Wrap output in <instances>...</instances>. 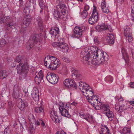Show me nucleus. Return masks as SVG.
<instances>
[{
  "mask_svg": "<svg viewBox=\"0 0 134 134\" xmlns=\"http://www.w3.org/2000/svg\"><path fill=\"white\" fill-rule=\"evenodd\" d=\"M85 49L81 53V57L82 58V61L84 63L90 64V62L94 65L104 64L108 60V55L106 53L100 49H97L93 52V59L90 57V51Z\"/></svg>",
  "mask_w": 134,
  "mask_h": 134,
  "instance_id": "obj_1",
  "label": "nucleus"
},
{
  "mask_svg": "<svg viewBox=\"0 0 134 134\" xmlns=\"http://www.w3.org/2000/svg\"><path fill=\"white\" fill-rule=\"evenodd\" d=\"M79 88L82 92L83 95L86 97L88 102L91 104V100L93 99L94 97H97L94 95L93 90L86 83L81 81L79 82Z\"/></svg>",
  "mask_w": 134,
  "mask_h": 134,
  "instance_id": "obj_2",
  "label": "nucleus"
},
{
  "mask_svg": "<svg viewBox=\"0 0 134 134\" xmlns=\"http://www.w3.org/2000/svg\"><path fill=\"white\" fill-rule=\"evenodd\" d=\"M44 65H48L51 70H54L58 68L60 64L59 60L54 56H49L48 57H46L44 60Z\"/></svg>",
  "mask_w": 134,
  "mask_h": 134,
  "instance_id": "obj_3",
  "label": "nucleus"
},
{
  "mask_svg": "<svg viewBox=\"0 0 134 134\" xmlns=\"http://www.w3.org/2000/svg\"><path fill=\"white\" fill-rule=\"evenodd\" d=\"M90 102L91 104L96 110L102 109L104 111H108L110 109L109 105L107 104H103L100 102V100L98 97H94Z\"/></svg>",
  "mask_w": 134,
  "mask_h": 134,
  "instance_id": "obj_4",
  "label": "nucleus"
},
{
  "mask_svg": "<svg viewBox=\"0 0 134 134\" xmlns=\"http://www.w3.org/2000/svg\"><path fill=\"white\" fill-rule=\"evenodd\" d=\"M42 34H35L34 35L32 40L29 41L30 42L29 49L32 47H37L36 50L38 51H39L41 49L40 47L41 45L40 44V42L42 38Z\"/></svg>",
  "mask_w": 134,
  "mask_h": 134,
  "instance_id": "obj_5",
  "label": "nucleus"
},
{
  "mask_svg": "<svg viewBox=\"0 0 134 134\" xmlns=\"http://www.w3.org/2000/svg\"><path fill=\"white\" fill-rule=\"evenodd\" d=\"M52 44L58 50L63 52H67L69 49L68 44L65 43L63 38L59 39L57 42H54Z\"/></svg>",
  "mask_w": 134,
  "mask_h": 134,
  "instance_id": "obj_6",
  "label": "nucleus"
},
{
  "mask_svg": "<svg viewBox=\"0 0 134 134\" xmlns=\"http://www.w3.org/2000/svg\"><path fill=\"white\" fill-rule=\"evenodd\" d=\"M59 105V109L62 115L68 118L70 117L71 115L68 111L69 108L67 104L60 103Z\"/></svg>",
  "mask_w": 134,
  "mask_h": 134,
  "instance_id": "obj_7",
  "label": "nucleus"
},
{
  "mask_svg": "<svg viewBox=\"0 0 134 134\" xmlns=\"http://www.w3.org/2000/svg\"><path fill=\"white\" fill-rule=\"evenodd\" d=\"M27 65L26 63H21L17 65L16 68L17 73L25 77L26 75L27 70L26 69V67Z\"/></svg>",
  "mask_w": 134,
  "mask_h": 134,
  "instance_id": "obj_8",
  "label": "nucleus"
},
{
  "mask_svg": "<svg viewBox=\"0 0 134 134\" xmlns=\"http://www.w3.org/2000/svg\"><path fill=\"white\" fill-rule=\"evenodd\" d=\"M99 18L98 12L94 9L91 16L89 19V23L91 25L94 24L98 20Z\"/></svg>",
  "mask_w": 134,
  "mask_h": 134,
  "instance_id": "obj_9",
  "label": "nucleus"
},
{
  "mask_svg": "<svg viewBox=\"0 0 134 134\" xmlns=\"http://www.w3.org/2000/svg\"><path fill=\"white\" fill-rule=\"evenodd\" d=\"M46 79L49 82L53 84L56 83L58 81V75L54 74L48 73Z\"/></svg>",
  "mask_w": 134,
  "mask_h": 134,
  "instance_id": "obj_10",
  "label": "nucleus"
},
{
  "mask_svg": "<svg viewBox=\"0 0 134 134\" xmlns=\"http://www.w3.org/2000/svg\"><path fill=\"white\" fill-rule=\"evenodd\" d=\"M82 30L81 27L76 26L74 28L73 33L71 35L72 37L79 39L82 36Z\"/></svg>",
  "mask_w": 134,
  "mask_h": 134,
  "instance_id": "obj_11",
  "label": "nucleus"
},
{
  "mask_svg": "<svg viewBox=\"0 0 134 134\" xmlns=\"http://www.w3.org/2000/svg\"><path fill=\"white\" fill-rule=\"evenodd\" d=\"M132 31L128 26H127L124 30V35L125 37V38L127 40H128L129 42L131 43L132 41V38L131 35Z\"/></svg>",
  "mask_w": 134,
  "mask_h": 134,
  "instance_id": "obj_12",
  "label": "nucleus"
},
{
  "mask_svg": "<svg viewBox=\"0 0 134 134\" xmlns=\"http://www.w3.org/2000/svg\"><path fill=\"white\" fill-rule=\"evenodd\" d=\"M79 115L80 117L85 120L87 121L90 123L94 122L93 116L88 114H85L83 113H79Z\"/></svg>",
  "mask_w": 134,
  "mask_h": 134,
  "instance_id": "obj_13",
  "label": "nucleus"
},
{
  "mask_svg": "<svg viewBox=\"0 0 134 134\" xmlns=\"http://www.w3.org/2000/svg\"><path fill=\"white\" fill-rule=\"evenodd\" d=\"M63 83L65 86L68 88L72 87L76 89L77 87L75 81L73 80L66 79L64 81Z\"/></svg>",
  "mask_w": 134,
  "mask_h": 134,
  "instance_id": "obj_14",
  "label": "nucleus"
},
{
  "mask_svg": "<svg viewBox=\"0 0 134 134\" xmlns=\"http://www.w3.org/2000/svg\"><path fill=\"white\" fill-rule=\"evenodd\" d=\"M50 116L52 120L57 123H59L61 121V118L58 115L57 112L53 110H51Z\"/></svg>",
  "mask_w": 134,
  "mask_h": 134,
  "instance_id": "obj_15",
  "label": "nucleus"
},
{
  "mask_svg": "<svg viewBox=\"0 0 134 134\" xmlns=\"http://www.w3.org/2000/svg\"><path fill=\"white\" fill-rule=\"evenodd\" d=\"M31 16L29 15H26L24 18L23 22L21 23V25L22 27L25 28L28 26L31 21Z\"/></svg>",
  "mask_w": 134,
  "mask_h": 134,
  "instance_id": "obj_16",
  "label": "nucleus"
},
{
  "mask_svg": "<svg viewBox=\"0 0 134 134\" xmlns=\"http://www.w3.org/2000/svg\"><path fill=\"white\" fill-rule=\"evenodd\" d=\"M57 9L61 12V14L64 15L66 13L67 8L66 5L63 4H60L57 5Z\"/></svg>",
  "mask_w": 134,
  "mask_h": 134,
  "instance_id": "obj_17",
  "label": "nucleus"
},
{
  "mask_svg": "<svg viewBox=\"0 0 134 134\" xmlns=\"http://www.w3.org/2000/svg\"><path fill=\"white\" fill-rule=\"evenodd\" d=\"M36 76L35 77V80L37 84H39L43 79V77L42 72L40 71L38 73L36 74Z\"/></svg>",
  "mask_w": 134,
  "mask_h": 134,
  "instance_id": "obj_18",
  "label": "nucleus"
},
{
  "mask_svg": "<svg viewBox=\"0 0 134 134\" xmlns=\"http://www.w3.org/2000/svg\"><path fill=\"white\" fill-rule=\"evenodd\" d=\"M101 6L102 11L104 13H108L109 10L107 7L105 0H102L101 2Z\"/></svg>",
  "mask_w": 134,
  "mask_h": 134,
  "instance_id": "obj_19",
  "label": "nucleus"
},
{
  "mask_svg": "<svg viewBox=\"0 0 134 134\" xmlns=\"http://www.w3.org/2000/svg\"><path fill=\"white\" fill-rule=\"evenodd\" d=\"M95 28L98 31L109 30L108 26L104 24L98 25L95 27Z\"/></svg>",
  "mask_w": 134,
  "mask_h": 134,
  "instance_id": "obj_20",
  "label": "nucleus"
},
{
  "mask_svg": "<svg viewBox=\"0 0 134 134\" xmlns=\"http://www.w3.org/2000/svg\"><path fill=\"white\" fill-rule=\"evenodd\" d=\"M17 106L21 110H22L28 106V103L26 100H21L18 103Z\"/></svg>",
  "mask_w": 134,
  "mask_h": 134,
  "instance_id": "obj_21",
  "label": "nucleus"
},
{
  "mask_svg": "<svg viewBox=\"0 0 134 134\" xmlns=\"http://www.w3.org/2000/svg\"><path fill=\"white\" fill-rule=\"evenodd\" d=\"M32 97L34 100L35 101H38L39 100V93L37 89L34 90L32 94Z\"/></svg>",
  "mask_w": 134,
  "mask_h": 134,
  "instance_id": "obj_22",
  "label": "nucleus"
},
{
  "mask_svg": "<svg viewBox=\"0 0 134 134\" xmlns=\"http://www.w3.org/2000/svg\"><path fill=\"white\" fill-rule=\"evenodd\" d=\"M71 71L73 72L72 74H74V76L76 78L79 79H80L82 77L81 75L79 73H78V71L76 69L72 68L71 69Z\"/></svg>",
  "mask_w": 134,
  "mask_h": 134,
  "instance_id": "obj_23",
  "label": "nucleus"
},
{
  "mask_svg": "<svg viewBox=\"0 0 134 134\" xmlns=\"http://www.w3.org/2000/svg\"><path fill=\"white\" fill-rule=\"evenodd\" d=\"M106 41L110 44H113L114 43V36L112 34H109L106 37Z\"/></svg>",
  "mask_w": 134,
  "mask_h": 134,
  "instance_id": "obj_24",
  "label": "nucleus"
},
{
  "mask_svg": "<svg viewBox=\"0 0 134 134\" xmlns=\"http://www.w3.org/2000/svg\"><path fill=\"white\" fill-rule=\"evenodd\" d=\"M19 88L18 86H14L13 93V96L15 99H17L19 97Z\"/></svg>",
  "mask_w": 134,
  "mask_h": 134,
  "instance_id": "obj_25",
  "label": "nucleus"
},
{
  "mask_svg": "<svg viewBox=\"0 0 134 134\" xmlns=\"http://www.w3.org/2000/svg\"><path fill=\"white\" fill-rule=\"evenodd\" d=\"M121 52L122 54V58L124 59L126 63H128V57L125 48L123 47H122L121 48Z\"/></svg>",
  "mask_w": 134,
  "mask_h": 134,
  "instance_id": "obj_26",
  "label": "nucleus"
},
{
  "mask_svg": "<svg viewBox=\"0 0 134 134\" xmlns=\"http://www.w3.org/2000/svg\"><path fill=\"white\" fill-rule=\"evenodd\" d=\"M59 32V29L58 28H52L50 31L49 33L52 36H56Z\"/></svg>",
  "mask_w": 134,
  "mask_h": 134,
  "instance_id": "obj_27",
  "label": "nucleus"
},
{
  "mask_svg": "<svg viewBox=\"0 0 134 134\" xmlns=\"http://www.w3.org/2000/svg\"><path fill=\"white\" fill-rule=\"evenodd\" d=\"M104 113L110 121H112L113 120L114 115L112 111H110L109 110L107 112H104Z\"/></svg>",
  "mask_w": 134,
  "mask_h": 134,
  "instance_id": "obj_28",
  "label": "nucleus"
},
{
  "mask_svg": "<svg viewBox=\"0 0 134 134\" xmlns=\"http://www.w3.org/2000/svg\"><path fill=\"white\" fill-rule=\"evenodd\" d=\"M38 26L41 29H43V20L41 17L38 16L36 18Z\"/></svg>",
  "mask_w": 134,
  "mask_h": 134,
  "instance_id": "obj_29",
  "label": "nucleus"
},
{
  "mask_svg": "<svg viewBox=\"0 0 134 134\" xmlns=\"http://www.w3.org/2000/svg\"><path fill=\"white\" fill-rule=\"evenodd\" d=\"M41 125V127L43 129H45L47 126V125L41 119H38L37 120V125Z\"/></svg>",
  "mask_w": 134,
  "mask_h": 134,
  "instance_id": "obj_30",
  "label": "nucleus"
},
{
  "mask_svg": "<svg viewBox=\"0 0 134 134\" xmlns=\"http://www.w3.org/2000/svg\"><path fill=\"white\" fill-rule=\"evenodd\" d=\"M28 119L30 122L31 124H35L37 125V121H36L35 119L34 116L32 114H30L28 117Z\"/></svg>",
  "mask_w": 134,
  "mask_h": 134,
  "instance_id": "obj_31",
  "label": "nucleus"
},
{
  "mask_svg": "<svg viewBox=\"0 0 134 134\" xmlns=\"http://www.w3.org/2000/svg\"><path fill=\"white\" fill-rule=\"evenodd\" d=\"M121 133L122 134H130L131 133L130 129L127 127H125L122 130Z\"/></svg>",
  "mask_w": 134,
  "mask_h": 134,
  "instance_id": "obj_32",
  "label": "nucleus"
},
{
  "mask_svg": "<svg viewBox=\"0 0 134 134\" xmlns=\"http://www.w3.org/2000/svg\"><path fill=\"white\" fill-rule=\"evenodd\" d=\"M62 14H61V12L57 9L56 11L54 12L53 15L54 18L58 20L61 17Z\"/></svg>",
  "mask_w": 134,
  "mask_h": 134,
  "instance_id": "obj_33",
  "label": "nucleus"
},
{
  "mask_svg": "<svg viewBox=\"0 0 134 134\" xmlns=\"http://www.w3.org/2000/svg\"><path fill=\"white\" fill-rule=\"evenodd\" d=\"M7 76V73L5 71L1 70L0 71V79H3Z\"/></svg>",
  "mask_w": 134,
  "mask_h": 134,
  "instance_id": "obj_34",
  "label": "nucleus"
},
{
  "mask_svg": "<svg viewBox=\"0 0 134 134\" xmlns=\"http://www.w3.org/2000/svg\"><path fill=\"white\" fill-rule=\"evenodd\" d=\"M109 131H110L108 127L105 125H104L103 127L101 128V131L99 132L101 133V134H103V133H104L107 132H108V133Z\"/></svg>",
  "mask_w": 134,
  "mask_h": 134,
  "instance_id": "obj_35",
  "label": "nucleus"
},
{
  "mask_svg": "<svg viewBox=\"0 0 134 134\" xmlns=\"http://www.w3.org/2000/svg\"><path fill=\"white\" fill-rule=\"evenodd\" d=\"M10 21V19H9V16L7 17H5L2 18L1 19V23H6L7 25V23L9 22Z\"/></svg>",
  "mask_w": 134,
  "mask_h": 134,
  "instance_id": "obj_36",
  "label": "nucleus"
},
{
  "mask_svg": "<svg viewBox=\"0 0 134 134\" xmlns=\"http://www.w3.org/2000/svg\"><path fill=\"white\" fill-rule=\"evenodd\" d=\"M35 111L37 113L39 114L42 113L43 112V110L42 107H37L35 109Z\"/></svg>",
  "mask_w": 134,
  "mask_h": 134,
  "instance_id": "obj_37",
  "label": "nucleus"
},
{
  "mask_svg": "<svg viewBox=\"0 0 134 134\" xmlns=\"http://www.w3.org/2000/svg\"><path fill=\"white\" fill-rule=\"evenodd\" d=\"M7 26L8 29H9V27L12 29L15 28V24L13 21L11 22L10 21L9 22L7 23Z\"/></svg>",
  "mask_w": 134,
  "mask_h": 134,
  "instance_id": "obj_38",
  "label": "nucleus"
},
{
  "mask_svg": "<svg viewBox=\"0 0 134 134\" xmlns=\"http://www.w3.org/2000/svg\"><path fill=\"white\" fill-rule=\"evenodd\" d=\"M105 80L107 82L110 83L113 81V79L112 76L108 75L105 78Z\"/></svg>",
  "mask_w": 134,
  "mask_h": 134,
  "instance_id": "obj_39",
  "label": "nucleus"
},
{
  "mask_svg": "<svg viewBox=\"0 0 134 134\" xmlns=\"http://www.w3.org/2000/svg\"><path fill=\"white\" fill-rule=\"evenodd\" d=\"M87 14L88 13L87 11L83 10L81 14V16L82 18L85 19L87 16Z\"/></svg>",
  "mask_w": 134,
  "mask_h": 134,
  "instance_id": "obj_40",
  "label": "nucleus"
},
{
  "mask_svg": "<svg viewBox=\"0 0 134 134\" xmlns=\"http://www.w3.org/2000/svg\"><path fill=\"white\" fill-rule=\"evenodd\" d=\"M38 1L40 7L43 8L45 5L43 0H38Z\"/></svg>",
  "mask_w": 134,
  "mask_h": 134,
  "instance_id": "obj_41",
  "label": "nucleus"
},
{
  "mask_svg": "<svg viewBox=\"0 0 134 134\" xmlns=\"http://www.w3.org/2000/svg\"><path fill=\"white\" fill-rule=\"evenodd\" d=\"M127 109L126 105H122L120 107V112H122L124 110H125Z\"/></svg>",
  "mask_w": 134,
  "mask_h": 134,
  "instance_id": "obj_42",
  "label": "nucleus"
},
{
  "mask_svg": "<svg viewBox=\"0 0 134 134\" xmlns=\"http://www.w3.org/2000/svg\"><path fill=\"white\" fill-rule=\"evenodd\" d=\"M10 132L9 127H7L5 128L4 130V134H10Z\"/></svg>",
  "mask_w": 134,
  "mask_h": 134,
  "instance_id": "obj_43",
  "label": "nucleus"
},
{
  "mask_svg": "<svg viewBox=\"0 0 134 134\" xmlns=\"http://www.w3.org/2000/svg\"><path fill=\"white\" fill-rule=\"evenodd\" d=\"M62 59L63 61L67 63H69L71 61L70 59L66 57H64Z\"/></svg>",
  "mask_w": 134,
  "mask_h": 134,
  "instance_id": "obj_44",
  "label": "nucleus"
},
{
  "mask_svg": "<svg viewBox=\"0 0 134 134\" xmlns=\"http://www.w3.org/2000/svg\"><path fill=\"white\" fill-rule=\"evenodd\" d=\"M21 56H17L15 59V62L18 63L19 62L21 61Z\"/></svg>",
  "mask_w": 134,
  "mask_h": 134,
  "instance_id": "obj_45",
  "label": "nucleus"
},
{
  "mask_svg": "<svg viewBox=\"0 0 134 134\" xmlns=\"http://www.w3.org/2000/svg\"><path fill=\"white\" fill-rule=\"evenodd\" d=\"M94 43L96 44H98L99 43L100 41L96 37H95L94 38Z\"/></svg>",
  "mask_w": 134,
  "mask_h": 134,
  "instance_id": "obj_46",
  "label": "nucleus"
},
{
  "mask_svg": "<svg viewBox=\"0 0 134 134\" xmlns=\"http://www.w3.org/2000/svg\"><path fill=\"white\" fill-rule=\"evenodd\" d=\"M6 43V42L4 39H2L1 40L0 42V44L2 46H4Z\"/></svg>",
  "mask_w": 134,
  "mask_h": 134,
  "instance_id": "obj_47",
  "label": "nucleus"
},
{
  "mask_svg": "<svg viewBox=\"0 0 134 134\" xmlns=\"http://www.w3.org/2000/svg\"><path fill=\"white\" fill-rule=\"evenodd\" d=\"M64 2V0H57L56 2V4H63Z\"/></svg>",
  "mask_w": 134,
  "mask_h": 134,
  "instance_id": "obj_48",
  "label": "nucleus"
},
{
  "mask_svg": "<svg viewBox=\"0 0 134 134\" xmlns=\"http://www.w3.org/2000/svg\"><path fill=\"white\" fill-rule=\"evenodd\" d=\"M120 105H119L118 104H116L115 106V108L116 110L117 111H120Z\"/></svg>",
  "mask_w": 134,
  "mask_h": 134,
  "instance_id": "obj_49",
  "label": "nucleus"
},
{
  "mask_svg": "<svg viewBox=\"0 0 134 134\" xmlns=\"http://www.w3.org/2000/svg\"><path fill=\"white\" fill-rule=\"evenodd\" d=\"M131 16H132V19L134 22V11L132 9L131 13Z\"/></svg>",
  "mask_w": 134,
  "mask_h": 134,
  "instance_id": "obj_50",
  "label": "nucleus"
},
{
  "mask_svg": "<svg viewBox=\"0 0 134 134\" xmlns=\"http://www.w3.org/2000/svg\"><path fill=\"white\" fill-rule=\"evenodd\" d=\"M84 10H86L87 11L89 9V6L87 5H86L84 6Z\"/></svg>",
  "mask_w": 134,
  "mask_h": 134,
  "instance_id": "obj_51",
  "label": "nucleus"
},
{
  "mask_svg": "<svg viewBox=\"0 0 134 134\" xmlns=\"http://www.w3.org/2000/svg\"><path fill=\"white\" fill-rule=\"evenodd\" d=\"M25 95L24 96V97L26 99H27L28 98L29 93L27 91L25 92Z\"/></svg>",
  "mask_w": 134,
  "mask_h": 134,
  "instance_id": "obj_52",
  "label": "nucleus"
},
{
  "mask_svg": "<svg viewBox=\"0 0 134 134\" xmlns=\"http://www.w3.org/2000/svg\"><path fill=\"white\" fill-rule=\"evenodd\" d=\"M129 85H130V87L131 88H133L134 87V82H130L129 83Z\"/></svg>",
  "mask_w": 134,
  "mask_h": 134,
  "instance_id": "obj_53",
  "label": "nucleus"
},
{
  "mask_svg": "<svg viewBox=\"0 0 134 134\" xmlns=\"http://www.w3.org/2000/svg\"><path fill=\"white\" fill-rule=\"evenodd\" d=\"M30 130L31 133H33L35 132V129L33 127L30 129Z\"/></svg>",
  "mask_w": 134,
  "mask_h": 134,
  "instance_id": "obj_54",
  "label": "nucleus"
},
{
  "mask_svg": "<svg viewBox=\"0 0 134 134\" xmlns=\"http://www.w3.org/2000/svg\"><path fill=\"white\" fill-rule=\"evenodd\" d=\"M129 103L133 106H134V99L132 101H129Z\"/></svg>",
  "mask_w": 134,
  "mask_h": 134,
  "instance_id": "obj_55",
  "label": "nucleus"
},
{
  "mask_svg": "<svg viewBox=\"0 0 134 134\" xmlns=\"http://www.w3.org/2000/svg\"><path fill=\"white\" fill-rule=\"evenodd\" d=\"M56 134H66V133L64 131H63L61 132L58 131Z\"/></svg>",
  "mask_w": 134,
  "mask_h": 134,
  "instance_id": "obj_56",
  "label": "nucleus"
},
{
  "mask_svg": "<svg viewBox=\"0 0 134 134\" xmlns=\"http://www.w3.org/2000/svg\"><path fill=\"white\" fill-rule=\"evenodd\" d=\"M19 1L20 3L19 5L21 7L23 4V0H19Z\"/></svg>",
  "mask_w": 134,
  "mask_h": 134,
  "instance_id": "obj_57",
  "label": "nucleus"
},
{
  "mask_svg": "<svg viewBox=\"0 0 134 134\" xmlns=\"http://www.w3.org/2000/svg\"><path fill=\"white\" fill-rule=\"evenodd\" d=\"M45 6V5H44V7L43 8H41V7H40L41 8V9L40 10V13H42L43 12V10L44 9Z\"/></svg>",
  "mask_w": 134,
  "mask_h": 134,
  "instance_id": "obj_58",
  "label": "nucleus"
},
{
  "mask_svg": "<svg viewBox=\"0 0 134 134\" xmlns=\"http://www.w3.org/2000/svg\"><path fill=\"white\" fill-rule=\"evenodd\" d=\"M77 104V103L75 102H74L72 103H71V105L74 106L76 105Z\"/></svg>",
  "mask_w": 134,
  "mask_h": 134,
  "instance_id": "obj_59",
  "label": "nucleus"
},
{
  "mask_svg": "<svg viewBox=\"0 0 134 134\" xmlns=\"http://www.w3.org/2000/svg\"><path fill=\"white\" fill-rule=\"evenodd\" d=\"M63 69H64L65 71H66L67 70V67L66 66H63Z\"/></svg>",
  "mask_w": 134,
  "mask_h": 134,
  "instance_id": "obj_60",
  "label": "nucleus"
},
{
  "mask_svg": "<svg viewBox=\"0 0 134 134\" xmlns=\"http://www.w3.org/2000/svg\"><path fill=\"white\" fill-rule=\"evenodd\" d=\"M100 134H111L110 133H109H109H108V132H105V133H103V134H101V133H100Z\"/></svg>",
  "mask_w": 134,
  "mask_h": 134,
  "instance_id": "obj_61",
  "label": "nucleus"
},
{
  "mask_svg": "<svg viewBox=\"0 0 134 134\" xmlns=\"http://www.w3.org/2000/svg\"><path fill=\"white\" fill-rule=\"evenodd\" d=\"M78 1L80 2H82L83 1V0H78Z\"/></svg>",
  "mask_w": 134,
  "mask_h": 134,
  "instance_id": "obj_62",
  "label": "nucleus"
},
{
  "mask_svg": "<svg viewBox=\"0 0 134 134\" xmlns=\"http://www.w3.org/2000/svg\"><path fill=\"white\" fill-rule=\"evenodd\" d=\"M2 19V17H0V23H1V19Z\"/></svg>",
  "mask_w": 134,
  "mask_h": 134,
  "instance_id": "obj_63",
  "label": "nucleus"
},
{
  "mask_svg": "<svg viewBox=\"0 0 134 134\" xmlns=\"http://www.w3.org/2000/svg\"><path fill=\"white\" fill-rule=\"evenodd\" d=\"M124 0H120L121 1V2H122L124 1Z\"/></svg>",
  "mask_w": 134,
  "mask_h": 134,
  "instance_id": "obj_64",
  "label": "nucleus"
}]
</instances>
